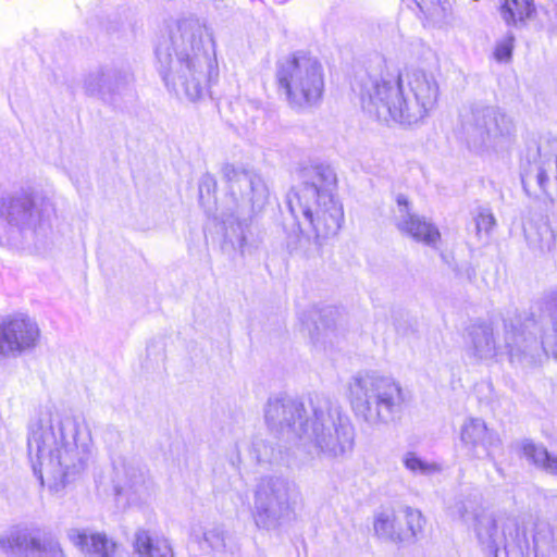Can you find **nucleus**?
Returning a JSON list of instances; mask_svg holds the SVG:
<instances>
[{"instance_id": "obj_26", "label": "nucleus", "mask_w": 557, "mask_h": 557, "mask_svg": "<svg viewBox=\"0 0 557 557\" xmlns=\"http://www.w3.org/2000/svg\"><path fill=\"white\" fill-rule=\"evenodd\" d=\"M525 238L533 249L550 251L555 246V233L547 223L531 224L524 228Z\"/></svg>"}, {"instance_id": "obj_20", "label": "nucleus", "mask_w": 557, "mask_h": 557, "mask_svg": "<svg viewBox=\"0 0 557 557\" xmlns=\"http://www.w3.org/2000/svg\"><path fill=\"white\" fill-rule=\"evenodd\" d=\"M67 536L71 543L85 555L113 557L115 543L103 533H89L84 529H71Z\"/></svg>"}, {"instance_id": "obj_34", "label": "nucleus", "mask_w": 557, "mask_h": 557, "mask_svg": "<svg viewBox=\"0 0 557 557\" xmlns=\"http://www.w3.org/2000/svg\"><path fill=\"white\" fill-rule=\"evenodd\" d=\"M202 543L210 549L222 552L225 548V534L219 528H213L203 532Z\"/></svg>"}, {"instance_id": "obj_4", "label": "nucleus", "mask_w": 557, "mask_h": 557, "mask_svg": "<svg viewBox=\"0 0 557 557\" xmlns=\"http://www.w3.org/2000/svg\"><path fill=\"white\" fill-rule=\"evenodd\" d=\"M207 27L198 18H183L171 26L156 47L160 74L166 86L190 101L198 100L218 75L216 62L203 46Z\"/></svg>"}, {"instance_id": "obj_15", "label": "nucleus", "mask_w": 557, "mask_h": 557, "mask_svg": "<svg viewBox=\"0 0 557 557\" xmlns=\"http://www.w3.org/2000/svg\"><path fill=\"white\" fill-rule=\"evenodd\" d=\"M424 518L420 510L404 507L398 511L383 510L373 522L375 534L393 543L411 542L424 527Z\"/></svg>"}, {"instance_id": "obj_37", "label": "nucleus", "mask_w": 557, "mask_h": 557, "mask_svg": "<svg viewBox=\"0 0 557 557\" xmlns=\"http://www.w3.org/2000/svg\"><path fill=\"white\" fill-rule=\"evenodd\" d=\"M301 242H302V237H299L298 238V244H296L295 246H292V243H288V247L292 250H298L301 247Z\"/></svg>"}, {"instance_id": "obj_24", "label": "nucleus", "mask_w": 557, "mask_h": 557, "mask_svg": "<svg viewBox=\"0 0 557 557\" xmlns=\"http://www.w3.org/2000/svg\"><path fill=\"white\" fill-rule=\"evenodd\" d=\"M533 545L536 557H557V539L547 522L539 521L535 524Z\"/></svg>"}, {"instance_id": "obj_9", "label": "nucleus", "mask_w": 557, "mask_h": 557, "mask_svg": "<svg viewBox=\"0 0 557 557\" xmlns=\"http://www.w3.org/2000/svg\"><path fill=\"white\" fill-rule=\"evenodd\" d=\"M276 82L290 107L304 109L317 104L324 89L321 62L305 52H296L276 63Z\"/></svg>"}, {"instance_id": "obj_18", "label": "nucleus", "mask_w": 557, "mask_h": 557, "mask_svg": "<svg viewBox=\"0 0 557 557\" xmlns=\"http://www.w3.org/2000/svg\"><path fill=\"white\" fill-rule=\"evenodd\" d=\"M34 343L33 324L24 314L0 324V356H17L30 349Z\"/></svg>"}, {"instance_id": "obj_1", "label": "nucleus", "mask_w": 557, "mask_h": 557, "mask_svg": "<svg viewBox=\"0 0 557 557\" xmlns=\"http://www.w3.org/2000/svg\"><path fill=\"white\" fill-rule=\"evenodd\" d=\"M547 317L507 310L503 318V344L495 339L493 326L476 322L465 331L467 354L478 361H488L506 355L516 368L531 369L541 366L550 352L557 359V288L546 300Z\"/></svg>"}, {"instance_id": "obj_23", "label": "nucleus", "mask_w": 557, "mask_h": 557, "mask_svg": "<svg viewBox=\"0 0 557 557\" xmlns=\"http://www.w3.org/2000/svg\"><path fill=\"white\" fill-rule=\"evenodd\" d=\"M499 11L506 24L517 26L533 17L535 7L532 0H505Z\"/></svg>"}, {"instance_id": "obj_21", "label": "nucleus", "mask_w": 557, "mask_h": 557, "mask_svg": "<svg viewBox=\"0 0 557 557\" xmlns=\"http://www.w3.org/2000/svg\"><path fill=\"white\" fill-rule=\"evenodd\" d=\"M337 315V310L332 307H325L321 310H312L310 312V320L312 321L313 327L311 329V326L308 325V331L314 345L326 348L327 345L333 344Z\"/></svg>"}, {"instance_id": "obj_14", "label": "nucleus", "mask_w": 557, "mask_h": 557, "mask_svg": "<svg viewBox=\"0 0 557 557\" xmlns=\"http://www.w3.org/2000/svg\"><path fill=\"white\" fill-rule=\"evenodd\" d=\"M0 216L7 222L10 239L14 244L35 235V190L22 187L0 201Z\"/></svg>"}, {"instance_id": "obj_35", "label": "nucleus", "mask_w": 557, "mask_h": 557, "mask_svg": "<svg viewBox=\"0 0 557 557\" xmlns=\"http://www.w3.org/2000/svg\"><path fill=\"white\" fill-rule=\"evenodd\" d=\"M216 189V182L210 174H205L199 183V200L205 205L206 197H210Z\"/></svg>"}, {"instance_id": "obj_5", "label": "nucleus", "mask_w": 557, "mask_h": 557, "mask_svg": "<svg viewBox=\"0 0 557 557\" xmlns=\"http://www.w3.org/2000/svg\"><path fill=\"white\" fill-rule=\"evenodd\" d=\"M336 189L335 171L326 164H311L300 169L298 183L287 194L292 214H301L317 239L334 236L342 227L344 210Z\"/></svg>"}, {"instance_id": "obj_32", "label": "nucleus", "mask_w": 557, "mask_h": 557, "mask_svg": "<svg viewBox=\"0 0 557 557\" xmlns=\"http://www.w3.org/2000/svg\"><path fill=\"white\" fill-rule=\"evenodd\" d=\"M37 557H64L59 542L51 535L37 539Z\"/></svg>"}, {"instance_id": "obj_31", "label": "nucleus", "mask_w": 557, "mask_h": 557, "mask_svg": "<svg viewBox=\"0 0 557 557\" xmlns=\"http://www.w3.org/2000/svg\"><path fill=\"white\" fill-rule=\"evenodd\" d=\"M474 220L478 238L487 240L496 225L495 216L490 210L481 209Z\"/></svg>"}, {"instance_id": "obj_39", "label": "nucleus", "mask_w": 557, "mask_h": 557, "mask_svg": "<svg viewBox=\"0 0 557 557\" xmlns=\"http://www.w3.org/2000/svg\"><path fill=\"white\" fill-rule=\"evenodd\" d=\"M40 479V484L44 485L45 484V480L42 476L39 478Z\"/></svg>"}, {"instance_id": "obj_6", "label": "nucleus", "mask_w": 557, "mask_h": 557, "mask_svg": "<svg viewBox=\"0 0 557 557\" xmlns=\"http://www.w3.org/2000/svg\"><path fill=\"white\" fill-rule=\"evenodd\" d=\"M223 178L228 184V195L216 207V215L225 225V240L234 248L246 243L247 221L265 205L269 190L263 180L256 174L238 170L232 164L222 168Z\"/></svg>"}, {"instance_id": "obj_13", "label": "nucleus", "mask_w": 557, "mask_h": 557, "mask_svg": "<svg viewBox=\"0 0 557 557\" xmlns=\"http://www.w3.org/2000/svg\"><path fill=\"white\" fill-rule=\"evenodd\" d=\"M462 129L468 145L481 149L510 136L515 126L498 108L476 103L462 114Z\"/></svg>"}, {"instance_id": "obj_12", "label": "nucleus", "mask_w": 557, "mask_h": 557, "mask_svg": "<svg viewBox=\"0 0 557 557\" xmlns=\"http://www.w3.org/2000/svg\"><path fill=\"white\" fill-rule=\"evenodd\" d=\"M521 182L529 196L557 199V139L528 150L521 161Z\"/></svg>"}, {"instance_id": "obj_19", "label": "nucleus", "mask_w": 557, "mask_h": 557, "mask_svg": "<svg viewBox=\"0 0 557 557\" xmlns=\"http://www.w3.org/2000/svg\"><path fill=\"white\" fill-rule=\"evenodd\" d=\"M34 549L35 534L32 524H15L0 534V555L29 557Z\"/></svg>"}, {"instance_id": "obj_22", "label": "nucleus", "mask_w": 557, "mask_h": 557, "mask_svg": "<svg viewBox=\"0 0 557 557\" xmlns=\"http://www.w3.org/2000/svg\"><path fill=\"white\" fill-rule=\"evenodd\" d=\"M135 552L139 557H174L169 541L163 536H152L146 530L135 533Z\"/></svg>"}, {"instance_id": "obj_3", "label": "nucleus", "mask_w": 557, "mask_h": 557, "mask_svg": "<svg viewBox=\"0 0 557 557\" xmlns=\"http://www.w3.org/2000/svg\"><path fill=\"white\" fill-rule=\"evenodd\" d=\"M355 90L369 115L404 125L422 122L435 109L441 92L436 75L419 67L398 75L366 73Z\"/></svg>"}, {"instance_id": "obj_28", "label": "nucleus", "mask_w": 557, "mask_h": 557, "mask_svg": "<svg viewBox=\"0 0 557 557\" xmlns=\"http://www.w3.org/2000/svg\"><path fill=\"white\" fill-rule=\"evenodd\" d=\"M107 85L112 87L108 90L107 100L114 96H121L128 91L133 83V75L126 71L115 66H108Z\"/></svg>"}, {"instance_id": "obj_33", "label": "nucleus", "mask_w": 557, "mask_h": 557, "mask_svg": "<svg viewBox=\"0 0 557 557\" xmlns=\"http://www.w3.org/2000/svg\"><path fill=\"white\" fill-rule=\"evenodd\" d=\"M515 40V35L509 32L496 42L494 58L498 62H509L511 60Z\"/></svg>"}, {"instance_id": "obj_38", "label": "nucleus", "mask_w": 557, "mask_h": 557, "mask_svg": "<svg viewBox=\"0 0 557 557\" xmlns=\"http://www.w3.org/2000/svg\"><path fill=\"white\" fill-rule=\"evenodd\" d=\"M27 446H28V451L30 453V438H28Z\"/></svg>"}, {"instance_id": "obj_11", "label": "nucleus", "mask_w": 557, "mask_h": 557, "mask_svg": "<svg viewBox=\"0 0 557 557\" xmlns=\"http://www.w3.org/2000/svg\"><path fill=\"white\" fill-rule=\"evenodd\" d=\"M299 492L296 484L278 475L262 476L253 492L252 517L258 529L275 531L294 511Z\"/></svg>"}, {"instance_id": "obj_10", "label": "nucleus", "mask_w": 557, "mask_h": 557, "mask_svg": "<svg viewBox=\"0 0 557 557\" xmlns=\"http://www.w3.org/2000/svg\"><path fill=\"white\" fill-rule=\"evenodd\" d=\"M463 522L470 524L481 548L488 555L497 557V553L520 542L519 524L516 518L495 516L493 512L476 506L471 499L456 503L454 507Z\"/></svg>"}, {"instance_id": "obj_36", "label": "nucleus", "mask_w": 557, "mask_h": 557, "mask_svg": "<svg viewBox=\"0 0 557 557\" xmlns=\"http://www.w3.org/2000/svg\"><path fill=\"white\" fill-rule=\"evenodd\" d=\"M414 3L420 8L422 12L430 11V5L434 3V0H413Z\"/></svg>"}, {"instance_id": "obj_17", "label": "nucleus", "mask_w": 557, "mask_h": 557, "mask_svg": "<svg viewBox=\"0 0 557 557\" xmlns=\"http://www.w3.org/2000/svg\"><path fill=\"white\" fill-rule=\"evenodd\" d=\"M398 214L395 219L397 230L405 236L422 243L430 247H436L441 239L438 228L424 216L418 215L410 211L408 198L399 194L396 197Z\"/></svg>"}, {"instance_id": "obj_2", "label": "nucleus", "mask_w": 557, "mask_h": 557, "mask_svg": "<svg viewBox=\"0 0 557 557\" xmlns=\"http://www.w3.org/2000/svg\"><path fill=\"white\" fill-rule=\"evenodd\" d=\"M264 419L272 431L298 438L311 458L344 459L355 446L352 423L325 396L310 397L308 406L288 396L270 398Z\"/></svg>"}, {"instance_id": "obj_29", "label": "nucleus", "mask_w": 557, "mask_h": 557, "mask_svg": "<svg viewBox=\"0 0 557 557\" xmlns=\"http://www.w3.org/2000/svg\"><path fill=\"white\" fill-rule=\"evenodd\" d=\"M107 74L108 66L90 71L84 79V89L86 94L107 100L108 90L111 88L107 85Z\"/></svg>"}, {"instance_id": "obj_27", "label": "nucleus", "mask_w": 557, "mask_h": 557, "mask_svg": "<svg viewBox=\"0 0 557 557\" xmlns=\"http://www.w3.org/2000/svg\"><path fill=\"white\" fill-rule=\"evenodd\" d=\"M250 455L260 465H274L282 459L281 449L273 442L261 437L252 441Z\"/></svg>"}, {"instance_id": "obj_25", "label": "nucleus", "mask_w": 557, "mask_h": 557, "mask_svg": "<svg viewBox=\"0 0 557 557\" xmlns=\"http://www.w3.org/2000/svg\"><path fill=\"white\" fill-rule=\"evenodd\" d=\"M522 451L536 467L552 475H557V455L548 453L544 446L535 445L530 441L523 442Z\"/></svg>"}, {"instance_id": "obj_30", "label": "nucleus", "mask_w": 557, "mask_h": 557, "mask_svg": "<svg viewBox=\"0 0 557 557\" xmlns=\"http://www.w3.org/2000/svg\"><path fill=\"white\" fill-rule=\"evenodd\" d=\"M403 463L413 474L431 475L441 471L438 463L428 462L411 451L404 455Z\"/></svg>"}, {"instance_id": "obj_8", "label": "nucleus", "mask_w": 557, "mask_h": 557, "mask_svg": "<svg viewBox=\"0 0 557 557\" xmlns=\"http://www.w3.org/2000/svg\"><path fill=\"white\" fill-rule=\"evenodd\" d=\"M57 422L60 434L61 446L58 448V460L61 468L60 479L49 484V490L58 493L66 484L75 481L84 473L92 461L95 453L90 438L78 437L77 424L70 419L62 421L58 413L48 410L40 419L42 442L57 441L53 423Z\"/></svg>"}, {"instance_id": "obj_16", "label": "nucleus", "mask_w": 557, "mask_h": 557, "mask_svg": "<svg viewBox=\"0 0 557 557\" xmlns=\"http://www.w3.org/2000/svg\"><path fill=\"white\" fill-rule=\"evenodd\" d=\"M460 440L473 459L494 460V451L502 447L499 434L481 418H468L461 425Z\"/></svg>"}, {"instance_id": "obj_7", "label": "nucleus", "mask_w": 557, "mask_h": 557, "mask_svg": "<svg viewBox=\"0 0 557 557\" xmlns=\"http://www.w3.org/2000/svg\"><path fill=\"white\" fill-rule=\"evenodd\" d=\"M348 389L356 417L373 429L394 422L400 417L406 403L399 382L373 372L354 375Z\"/></svg>"}]
</instances>
